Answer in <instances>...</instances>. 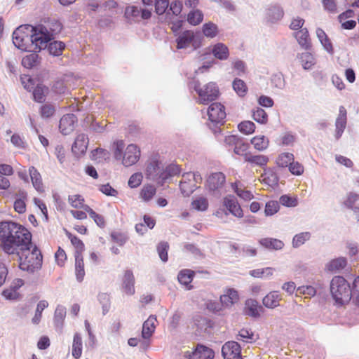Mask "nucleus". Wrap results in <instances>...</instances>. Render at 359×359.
I'll return each instance as SVG.
<instances>
[{"mask_svg": "<svg viewBox=\"0 0 359 359\" xmlns=\"http://www.w3.org/2000/svg\"><path fill=\"white\" fill-rule=\"evenodd\" d=\"M52 39L53 34L43 25H22L13 33V44L25 51L39 52L47 47Z\"/></svg>", "mask_w": 359, "mask_h": 359, "instance_id": "1", "label": "nucleus"}, {"mask_svg": "<svg viewBox=\"0 0 359 359\" xmlns=\"http://www.w3.org/2000/svg\"><path fill=\"white\" fill-rule=\"evenodd\" d=\"M32 241L31 233L14 222H0V248L8 255L18 252Z\"/></svg>", "mask_w": 359, "mask_h": 359, "instance_id": "2", "label": "nucleus"}, {"mask_svg": "<svg viewBox=\"0 0 359 359\" xmlns=\"http://www.w3.org/2000/svg\"><path fill=\"white\" fill-rule=\"evenodd\" d=\"M17 251L12 255L18 257L19 268L21 270L32 273L41 269L42 255L37 247L33 245L32 241Z\"/></svg>", "mask_w": 359, "mask_h": 359, "instance_id": "3", "label": "nucleus"}, {"mask_svg": "<svg viewBox=\"0 0 359 359\" xmlns=\"http://www.w3.org/2000/svg\"><path fill=\"white\" fill-rule=\"evenodd\" d=\"M330 292L335 302L339 305L349 302L352 297L351 286L342 276H334L332 279Z\"/></svg>", "mask_w": 359, "mask_h": 359, "instance_id": "4", "label": "nucleus"}, {"mask_svg": "<svg viewBox=\"0 0 359 359\" xmlns=\"http://www.w3.org/2000/svg\"><path fill=\"white\" fill-rule=\"evenodd\" d=\"M189 87L197 93L198 102L202 104H208L219 96L218 86L214 82H209L201 87L198 81H193L190 83Z\"/></svg>", "mask_w": 359, "mask_h": 359, "instance_id": "5", "label": "nucleus"}, {"mask_svg": "<svg viewBox=\"0 0 359 359\" xmlns=\"http://www.w3.org/2000/svg\"><path fill=\"white\" fill-rule=\"evenodd\" d=\"M226 181L225 175L221 172L212 173L206 182V187L208 192L212 196L219 198L222 194V189Z\"/></svg>", "mask_w": 359, "mask_h": 359, "instance_id": "6", "label": "nucleus"}, {"mask_svg": "<svg viewBox=\"0 0 359 359\" xmlns=\"http://www.w3.org/2000/svg\"><path fill=\"white\" fill-rule=\"evenodd\" d=\"M207 114L209 120L215 124H222L226 118L225 108L219 102H214L208 108Z\"/></svg>", "mask_w": 359, "mask_h": 359, "instance_id": "7", "label": "nucleus"}, {"mask_svg": "<svg viewBox=\"0 0 359 359\" xmlns=\"http://www.w3.org/2000/svg\"><path fill=\"white\" fill-rule=\"evenodd\" d=\"M140 156V150L137 145L129 144L124 152L122 158V163L123 165L128 167L135 164Z\"/></svg>", "mask_w": 359, "mask_h": 359, "instance_id": "8", "label": "nucleus"}, {"mask_svg": "<svg viewBox=\"0 0 359 359\" xmlns=\"http://www.w3.org/2000/svg\"><path fill=\"white\" fill-rule=\"evenodd\" d=\"M224 359H242L240 345L236 341H228L222 348Z\"/></svg>", "mask_w": 359, "mask_h": 359, "instance_id": "9", "label": "nucleus"}, {"mask_svg": "<svg viewBox=\"0 0 359 359\" xmlns=\"http://www.w3.org/2000/svg\"><path fill=\"white\" fill-rule=\"evenodd\" d=\"M214 355L211 348L203 345H198L192 352H184V357L189 359H212Z\"/></svg>", "mask_w": 359, "mask_h": 359, "instance_id": "10", "label": "nucleus"}, {"mask_svg": "<svg viewBox=\"0 0 359 359\" xmlns=\"http://www.w3.org/2000/svg\"><path fill=\"white\" fill-rule=\"evenodd\" d=\"M223 205L232 215L241 218L243 217V210L236 198L233 195H228L223 199Z\"/></svg>", "mask_w": 359, "mask_h": 359, "instance_id": "11", "label": "nucleus"}, {"mask_svg": "<svg viewBox=\"0 0 359 359\" xmlns=\"http://www.w3.org/2000/svg\"><path fill=\"white\" fill-rule=\"evenodd\" d=\"M163 170V168H161V163L157 161H153L150 162L147 167V178L161 184V173Z\"/></svg>", "mask_w": 359, "mask_h": 359, "instance_id": "12", "label": "nucleus"}, {"mask_svg": "<svg viewBox=\"0 0 359 359\" xmlns=\"http://www.w3.org/2000/svg\"><path fill=\"white\" fill-rule=\"evenodd\" d=\"M346 123H347V112L346 109L344 106H340L339 109V114L335 121V138L337 140H339L346 127Z\"/></svg>", "mask_w": 359, "mask_h": 359, "instance_id": "13", "label": "nucleus"}, {"mask_svg": "<svg viewBox=\"0 0 359 359\" xmlns=\"http://www.w3.org/2000/svg\"><path fill=\"white\" fill-rule=\"evenodd\" d=\"M77 121L76 116L73 114H67L64 115L60 121L59 128L61 133L63 135H68L72 131H73L74 128V125Z\"/></svg>", "mask_w": 359, "mask_h": 359, "instance_id": "14", "label": "nucleus"}, {"mask_svg": "<svg viewBox=\"0 0 359 359\" xmlns=\"http://www.w3.org/2000/svg\"><path fill=\"white\" fill-rule=\"evenodd\" d=\"M88 145V138L86 135L82 133L77 135L72 145V152L80 156L86 153Z\"/></svg>", "mask_w": 359, "mask_h": 359, "instance_id": "15", "label": "nucleus"}, {"mask_svg": "<svg viewBox=\"0 0 359 359\" xmlns=\"http://www.w3.org/2000/svg\"><path fill=\"white\" fill-rule=\"evenodd\" d=\"M210 53L215 58L221 61L226 60L230 55L228 46L222 42L212 45Z\"/></svg>", "mask_w": 359, "mask_h": 359, "instance_id": "16", "label": "nucleus"}, {"mask_svg": "<svg viewBox=\"0 0 359 359\" xmlns=\"http://www.w3.org/2000/svg\"><path fill=\"white\" fill-rule=\"evenodd\" d=\"M195 35L191 30H185L177 36L176 38L177 48L184 49L189 47L194 40Z\"/></svg>", "mask_w": 359, "mask_h": 359, "instance_id": "17", "label": "nucleus"}, {"mask_svg": "<svg viewBox=\"0 0 359 359\" xmlns=\"http://www.w3.org/2000/svg\"><path fill=\"white\" fill-rule=\"evenodd\" d=\"M284 15L283 8L278 4L270 5L266 9V19L268 21L275 23L282 19Z\"/></svg>", "mask_w": 359, "mask_h": 359, "instance_id": "18", "label": "nucleus"}, {"mask_svg": "<svg viewBox=\"0 0 359 359\" xmlns=\"http://www.w3.org/2000/svg\"><path fill=\"white\" fill-rule=\"evenodd\" d=\"M262 306L259 304L257 300L249 299L245 303V313L246 315L257 318L262 311Z\"/></svg>", "mask_w": 359, "mask_h": 359, "instance_id": "19", "label": "nucleus"}, {"mask_svg": "<svg viewBox=\"0 0 359 359\" xmlns=\"http://www.w3.org/2000/svg\"><path fill=\"white\" fill-rule=\"evenodd\" d=\"M134 284L135 277L133 271L126 270L123 278V289L127 294L132 295L135 293Z\"/></svg>", "mask_w": 359, "mask_h": 359, "instance_id": "20", "label": "nucleus"}, {"mask_svg": "<svg viewBox=\"0 0 359 359\" xmlns=\"http://www.w3.org/2000/svg\"><path fill=\"white\" fill-rule=\"evenodd\" d=\"M238 300V292L234 289H228L224 294L220 296L221 304L226 308L231 307Z\"/></svg>", "mask_w": 359, "mask_h": 359, "instance_id": "21", "label": "nucleus"}, {"mask_svg": "<svg viewBox=\"0 0 359 359\" xmlns=\"http://www.w3.org/2000/svg\"><path fill=\"white\" fill-rule=\"evenodd\" d=\"M281 299V296L278 291H272L263 298L262 303L268 309H274L279 306Z\"/></svg>", "mask_w": 359, "mask_h": 359, "instance_id": "22", "label": "nucleus"}, {"mask_svg": "<svg viewBox=\"0 0 359 359\" xmlns=\"http://www.w3.org/2000/svg\"><path fill=\"white\" fill-rule=\"evenodd\" d=\"M156 318L154 316H150L144 321L142 325V337L144 339H149L153 334L156 329Z\"/></svg>", "mask_w": 359, "mask_h": 359, "instance_id": "23", "label": "nucleus"}, {"mask_svg": "<svg viewBox=\"0 0 359 359\" xmlns=\"http://www.w3.org/2000/svg\"><path fill=\"white\" fill-rule=\"evenodd\" d=\"M294 36L299 46L305 49L309 50L311 47L309 31L306 28L301 29L294 34Z\"/></svg>", "mask_w": 359, "mask_h": 359, "instance_id": "24", "label": "nucleus"}, {"mask_svg": "<svg viewBox=\"0 0 359 359\" xmlns=\"http://www.w3.org/2000/svg\"><path fill=\"white\" fill-rule=\"evenodd\" d=\"M359 201V194L355 191H351L346 193L344 196L342 205L346 209L354 211L355 208H358L359 206L355 204Z\"/></svg>", "mask_w": 359, "mask_h": 359, "instance_id": "25", "label": "nucleus"}, {"mask_svg": "<svg viewBox=\"0 0 359 359\" xmlns=\"http://www.w3.org/2000/svg\"><path fill=\"white\" fill-rule=\"evenodd\" d=\"M259 243L266 249L273 250H280L284 247V243L282 241L273 238H261Z\"/></svg>", "mask_w": 359, "mask_h": 359, "instance_id": "26", "label": "nucleus"}, {"mask_svg": "<svg viewBox=\"0 0 359 359\" xmlns=\"http://www.w3.org/2000/svg\"><path fill=\"white\" fill-rule=\"evenodd\" d=\"M29 172L34 189L39 192H43L44 189L41 174L34 166L29 168Z\"/></svg>", "mask_w": 359, "mask_h": 359, "instance_id": "27", "label": "nucleus"}, {"mask_svg": "<svg viewBox=\"0 0 359 359\" xmlns=\"http://www.w3.org/2000/svg\"><path fill=\"white\" fill-rule=\"evenodd\" d=\"M180 170V167L176 164H170L166 166L161 173V185H163L170 177L178 175Z\"/></svg>", "mask_w": 359, "mask_h": 359, "instance_id": "28", "label": "nucleus"}, {"mask_svg": "<svg viewBox=\"0 0 359 359\" xmlns=\"http://www.w3.org/2000/svg\"><path fill=\"white\" fill-rule=\"evenodd\" d=\"M297 57L299 59L302 67L305 70L311 69L316 64V59L314 56L309 52H304L299 54Z\"/></svg>", "mask_w": 359, "mask_h": 359, "instance_id": "29", "label": "nucleus"}, {"mask_svg": "<svg viewBox=\"0 0 359 359\" xmlns=\"http://www.w3.org/2000/svg\"><path fill=\"white\" fill-rule=\"evenodd\" d=\"M268 161V157L264 155H252L251 154H245V161L248 162L252 165L262 167L267 163Z\"/></svg>", "mask_w": 359, "mask_h": 359, "instance_id": "30", "label": "nucleus"}, {"mask_svg": "<svg viewBox=\"0 0 359 359\" xmlns=\"http://www.w3.org/2000/svg\"><path fill=\"white\" fill-rule=\"evenodd\" d=\"M83 349L82 338L79 333H76L74 336L72 343V356L75 359H79L81 356Z\"/></svg>", "mask_w": 359, "mask_h": 359, "instance_id": "31", "label": "nucleus"}, {"mask_svg": "<svg viewBox=\"0 0 359 359\" xmlns=\"http://www.w3.org/2000/svg\"><path fill=\"white\" fill-rule=\"evenodd\" d=\"M74 257H75V273H76V280L79 282H81L83 280V278L85 276L83 255L78 254V255H74Z\"/></svg>", "mask_w": 359, "mask_h": 359, "instance_id": "32", "label": "nucleus"}, {"mask_svg": "<svg viewBox=\"0 0 359 359\" xmlns=\"http://www.w3.org/2000/svg\"><path fill=\"white\" fill-rule=\"evenodd\" d=\"M346 259L344 257H339L330 261L326 266V269L332 273H336L343 269L346 265Z\"/></svg>", "mask_w": 359, "mask_h": 359, "instance_id": "33", "label": "nucleus"}, {"mask_svg": "<svg viewBox=\"0 0 359 359\" xmlns=\"http://www.w3.org/2000/svg\"><path fill=\"white\" fill-rule=\"evenodd\" d=\"M202 32L205 37L213 39L219 34V28L216 24L212 22H208L203 24L202 27Z\"/></svg>", "mask_w": 359, "mask_h": 359, "instance_id": "34", "label": "nucleus"}, {"mask_svg": "<svg viewBox=\"0 0 359 359\" xmlns=\"http://www.w3.org/2000/svg\"><path fill=\"white\" fill-rule=\"evenodd\" d=\"M203 13L199 9H193L187 14V20L193 26H196L202 22L203 20Z\"/></svg>", "mask_w": 359, "mask_h": 359, "instance_id": "35", "label": "nucleus"}, {"mask_svg": "<svg viewBox=\"0 0 359 359\" xmlns=\"http://www.w3.org/2000/svg\"><path fill=\"white\" fill-rule=\"evenodd\" d=\"M208 201L204 196H198L193 199L191 206L193 209L197 211H205L208 208Z\"/></svg>", "mask_w": 359, "mask_h": 359, "instance_id": "36", "label": "nucleus"}, {"mask_svg": "<svg viewBox=\"0 0 359 359\" xmlns=\"http://www.w3.org/2000/svg\"><path fill=\"white\" fill-rule=\"evenodd\" d=\"M18 197L14 203V209L18 213H23L26 210V205L25 203V198L27 197V193L24 191H20L17 194Z\"/></svg>", "mask_w": 359, "mask_h": 359, "instance_id": "37", "label": "nucleus"}, {"mask_svg": "<svg viewBox=\"0 0 359 359\" xmlns=\"http://www.w3.org/2000/svg\"><path fill=\"white\" fill-rule=\"evenodd\" d=\"M251 143L257 150L263 151L268 147L269 141L265 136L259 135L254 137L251 140Z\"/></svg>", "mask_w": 359, "mask_h": 359, "instance_id": "38", "label": "nucleus"}, {"mask_svg": "<svg viewBox=\"0 0 359 359\" xmlns=\"http://www.w3.org/2000/svg\"><path fill=\"white\" fill-rule=\"evenodd\" d=\"M311 238V233L306 231L296 234L292 239V247L297 248L304 245L307 241Z\"/></svg>", "mask_w": 359, "mask_h": 359, "instance_id": "39", "label": "nucleus"}, {"mask_svg": "<svg viewBox=\"0 0 359 359\" xmlns=\"http://www.w3.org/2000/svg\"><path fill=\"white\" fill-rule=\"evenodd\" d=\"M156 193V189L154 186L147 184L142 187L140 191V197L144 201L148 202L152 199Z\"/></svg>", "mask_w": 359, "mask_h": 359, "instance_id": "40", "label": "nucleus"}, {"mask_svg": "<svg viewBox=\"0 0 359 359\" xmlns=\"http://www.w3.org/2000/svg\"><path fill=\"white\" fill-rule=\"evenodd\" d=\"M253 119L259 123L266 124L268 122V114L260 107H256L252 111Z\"/></svg>", "mask_w": 359, "mask_h": 359, "instance_id": "41", "label": "nucleus"}, {"mask_svg": "<svg viewBox=\"0 0 359 359\" xmlns=\"http://www.w3.org/2000/svg\"><path fill=\"white\" fill-rule=\"evenodd\" d=\"M47 47L50 55L53 56H59L62 54L65 45L62 41H54L50 42Z\"/></svg>", "mask_w": 359, "mask_h": 359, "instance_id": "42", "label": "nucleus"}, {"mask_svg": "<svg viewBox=\"0 0 359 359\" xmlns=\"http://www.w3.org/2000/svg\"><path fill=\"white\" fill-rule=\"evenodd\" d=\"M66 308L64 306L58 305L56 307L54 315V322L57 327H62L63 320L66 316Z\"/></svg>", "mask_w": 359, "mask_h": 359, "instance_id": "43", "label": "nucleus"}, {"mask_svg": "<svg viewBox=\"0 0 359 359\" xmlns=\"http://www.w3.org/2000/svg\"><path fill=\"white\" fill-rule=\"evenodd\" d=\"M141 8L136 6H129L126 8L125 17L131 20H138L140 17Z\"/></svg>", "mask_w": 359, "mask_h": 359, "instance_id": "44", "label": "nucleus"}, {"mask_svg": "<svg viewBox=\"0 0 359 359\" xmlns=\"http://www.w3.org/2000/svg\"><path fill=\"white\" fill-rule=\"evenodd\" d=\"M36 53L37 52L30 53L22 58V65L24 67L27 69H32L36 65L39 58V55Z\"/></svg>", "mask_w": 359, "mask_h": 359, "instance_id": "45", "label": "nucleus"}, {"mask_svg": "<svg viewBox=\"0 0 359 359\" xmlns=\"http://www.w3.org/2000/svg\"><path fill=\"white\" fill-rule=\"evenodd\" d=\"M194 272L189 269L182 270L177 276L179 282L184 285H188L193 280Z\"/></svg>", "mask_w": 359, "mask_h": 359, "instance_id": "46", "label": "nucleus"}, {"mask_svg": "<svg viewBox=\"0 0 359 359\" xmlns=\"http://www.w3.org/2000/svg\"><path fill=\"white\" fill-rule=\"evenodd\" d=\"M48 306V303L46 300H41L37 304L34 316L32 319V323L35 325L39 323L42 316V312Z\"/></svg>", "mask_w": 359, "mask_h": 359, "instance_id": "47", "label": "nucleus"}, {"mask_svg": "<svg viewBox=\"0 0 359 359\" xmlns=\"http://www.w3.org/2000/svg\"><path fill=\"white\" fill-rule=\"evenodd\" d=\"M232 86L239 96H244L247 93V86L245 83L240 79H235L232 83Z\"/></svg>", "mask_w": 359, "mask_h": 359, "instance_id": "48", "label": "nucleus"}, {"mask_svg": "<svg viewBox=\"0 0 359 359\" xmlns=\"http://www.w3.org/2000/svg\"><path fill=\"white\" fill-rule=\"evenodd\" d=\"M255 125L252 121H244L238 125L239 131L245 135H250L255 132Z\"/></svg>", "mask_w": 359, "mask_h": 359, "instance_id": "49", "label": "nucleus"}, {"mask_svg": "<svg viewBox=\"0 0 359 359\" xmlns=\"http://www.w3.org/2000/svg\"><path fill=\"white\" fill-rule=\"evenodd\" d=\"M294 160V155L291 153H282L277 159V164L280 167H289L292 161Z\"/></svg>", "mask_w": 359, "mask_h": 359, "instance_id": "50", "label": "nucleus"}, {"mask_svg": "<svg viewBox=\"0 0 359 359\" xmlns=\"http://www.w3.org/2000/svg\"><path fill=\"white\" fill-rule=\"evenodd\" d=\"M232 188L237 196L245 201H250L254 197L251 191L238 187L236 183L232 184Z\"/></svg>", "mask_w": 359, "mask_h": 359, "instance_id": "51", "label": "nucleus"}, {"mask_svg": "<svg viewBox=\"0 0 359 359\" xmlns=\"http://www.w3.org/2000/svg\"><path fill=\"white\" fill-rule=\"evenodd\" d=\"M32 90L33 97L36 102H42L45 100V92L47 90L45 86L38 85L35 88L34 87Z\"/></svg>", "mask_w": 359, "mask_h": 359, "instance_id": "52", "label": "nucleus"}, {"mask_svg": "<svg viewBox=\"0 0 359 359\" xmlns=\"http://www.w3.org/2000/svg\"><path fill=\"white\" fill-rule=\"evenodd\" d=\"M125 147V144L123 140H116L114 142L112 149L114 151V158L116 160H121L123 158V150Z\"/></svg>", "mask_w": 359, "mask_h": 359, "instance_id": "53", "label": "nucleus"}, {"mask_svg": "<svg viewBox=\"0 0 359 359\" xmlns=\"http://www.w3.org/2000/svg\"><path fill=\"white\" fill-rule=\"evenodd\" d=\"M68 237L70 239L72 244L76 248L74 255H78V254L82 255V252L84 250V244L83 241L77 236H73L71 233H69Z\"/></svg>", "mask_w": 359, "mask_h": 359, "instance_id": "54", "label": "nucleus"}, {"mask_svg": "<svg viewBox=\"0 0 359 359\" xmlns=\"http://www.w3.org/2000/svg\"><path fill=\"white\" fill-rule=\"evenodd\" d=\"M92 158L95 161L100 162L109 158V152L102 148H97L92 151Z\"/></svg>", "mask_w": 359, "mask_h": 359, "instance_id": "55", "label": "nucleus"}, {"mask_svg": "<svg viewBox=\"0 0 359 359\" xmlns=\"http://www.w3.org/2000/svg\"><path fill=\"white\" fill-rule=\"evenodd\" d=\"M271 84L273 87L282 90L285 86V81L281 73H277L271 76Z\"/></svg>", "mask_w": 359, "mask_h": 359, "instance_id": "56", "label": "nucleus"}, {"mask_svg": "<svg viewBox=\"0 0 359 359\" xmlns=\"http://www.w3.org/2000/svg\"><path fill=\"white\" fill-rule=\"evenodd\" d=\"M280 208L278 201H270L266 203L264 212L266 216H272L276 214Z\"/></svg>", "mask_w": 359, "mask_h": 359, "instance_id": "57", "label": "nucleus"}, {"mask_svg": "<svg viewBox=\"0 0 359 359\" xmlns=\"http://www.w3.org/2000/svg\"><path fill=\"white\" fill-rule=\"evenodd\" d=\"M55 107L51 104H44L40 107V114L43 118H48L55 114Z\"/></svg>", "mask_w": 359, "mask_h": 359, "instance_id": "58", "label": "nucleus"}, {"mask_svg": "<svg viewBox=\"0 0 359 359\" xmlns=\"http://www.w3.org/2000/svg\"><path fill=\"white\" fill-rule=\"evenodd\" d=\"M155 12L161 15L164 14L169 7V0H156L154 3Z\"/></svg>", "mask_w": 359, "mask_h": 359, "instance_id": "59", "label": "nucleus"}, {"mask_svg": "<svg viewBox=\"0 0 359 359\" xmlns=\"http://www.w3.org/2000/svg\"><path fill=\"white\" fill-rule=\"evenodd\" d=\"M169 249V245L166 242H161L157 246V251L160 259L163 262H166L168 259V251Z\"/></svg>", "mask_w": 359, "mask_h": 359, "instance_id": "60", "label": "nucleus"}, {"mask_svg": "<svg viewBox=\"0 0 359 359\" xmlns=\"http://www.w3.org/2000/svg\"><path fill=\"white\" fill-rule=\"evenodd\" d=\"M278 203L286 207H296L298 205L297 198L288 195L281 196Z\"/></svg>", "mask_w": 359, "mask_h": 359, "instance_id": "61", "label": "nucleus"}, {"mask_svg": "<svg viewBox=\"0 0 359 359\" xmlns=\"http://www.w3.org/2000/svg\"><path fill=\"white\" fill-rule=\"evenodd\" d=\"M248 149V144L245 143L241 138L239 141L235 144L233 152L240 156H244L247 154L246 151Z\"/></svg>", "mask_w": 359, "mask_h": 359, "instance_id": "62", "label": "nucleus"}, {"mask_svg": "<svg viewBox=\"0 0 359 359\" xmlns=\"http://www.w3.org/2000/svg\"><path fill=\"white\" fill-rule=\"evenodd\" d=\"M182 3L179 0H175L170 4L169 3V11L172 12L174 15H179L182 11Z\"/></svg>", "mask_w": 359, "mask_h": 359, "instance_id": "63", "label": "nucleus"}, {"mask_svg": "<svg viewBox=\"0 0 359 359\" xmlns=\"http://www.w3.org/2000/svg\"><path fill=\"white\" fill-rule=\"evenodd\" d=\"M142 181V175L141 173H134L133 174L128 180V186L130 188H136L137 187Z\"/></svg>", "mask_w": 359, "mask_h": 359, "instance_id": "64", "label": "nucleus"}]
</instances>
